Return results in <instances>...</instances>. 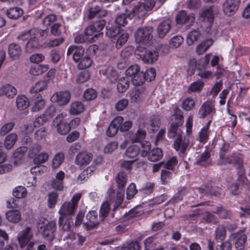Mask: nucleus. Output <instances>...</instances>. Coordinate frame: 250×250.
Returning <instances> with one entry per match:
<instances>
[{"instance_id": "1", "label": "nucleus", "mask_w": 250, "mask_h": 250, "mask_svg": "<svg viewBox=\"0 0 250 250\" xmlns=\"http://www.w3.org/2000/svg\"><path fill=\"white\" fill-rule=\"evenodd\" d=\"M243 155L239 152H234L228 156L227 158L224 156L222 152L220 153V158L218 161V164L220 166L230 164L237 165L239 168V173L243 175L244 172L243 168Z\"/></svg>"}, {"instance_id": "2", "label": "nucleus", "mask_w": 250, "mask_h": 250, "mask_svg": "<svg viewBox=\"0 0 250 250\" xmlns=\"http://www.w3.org/2000/svg\"><path fill=\"white\" fill-rule=\"evenodd\" d=\"M155 7V0H146L144 2H139L130 11L132 16L137 15L138 17H143L147 11L151 10Z\"/></svg>"}, {"instance_id": "3", "label": "nucleus", "mask_w": 250, "mask_h": 250, "mask_svg": "<svg viewBox=\"0 0 250 250\" xmlns=\"http://www.w3.org/2000/svg\"><path fill=\"white\" fill-rule=\"evenodd\" d=\"M153 29L151 26L138 28L135 33V39L137 42L148 43L153 38Z\"/></svg>"}, {"instance_id": "4", "label": "nucleus", "mask_w": 250, "mask_h": 250, "mask_svg": "<svg viewBox=\"0 0 250 250\" xmlns=\"http://www.w3.org/2000/svg\"><path fill=\"white\" fill-rule=\"evenodd\" d=\"M33 236V232L29 227H27L20 231L18 235V240L21 247L23 248L27 245V249L30 250L34 244L33 242H29Z\"/></svg>"}, {"instance_id": "5", "label": "nucleus", "mask_w": 250, "mask_h": 250, "mask_svg": "<svg viewBox=\"0 0 250 250\" xmlns=\"http://www.w3.org/2000/svg\"><path fill=\"white\" fill-rule=\"evenodd\" d=\"M140 49L135 52V54L138 56L142 60L146 63H152L156 61L159 57V53L156 50H149L143 49L140 53H138Z\"/></svg>"}, {"instance_id": "6", "label": "nucleus", "mask_w": 250, "mask_h": 250, "mask_svg": "<svg viewBox=\"0 0 250 250\" xmlns=\"http://www.w3.org/2000/svg\"><path fill=\"white\" fill-rule=\"evenodd\" d=\"M245 229H243L236 232L232 233L229 236V239L234 241L235 248L237 250H244L247 240V236L243 234Z\"/></svg>"}, {"instance_id": "7", "label": "nucleus", "mask_w": 250, "mask_h": 250, "mask_svg": "<svg viewBox=\"0 0 250 250\" xmlns=\"http://www.w3.org/2000/svg\"><path fill=\"white\" fill-rule=\"evenodd\" d=\"M241 0H226L223 4V11L227 16H232L237 12Z\"/></svg>"}, {"instance_id": "8", "label": "nucleus", "mask_w": 250, "mask_h": 250, "mask_svg": "<svg viewBox=\"0 0 250 250\" xmlns=\"http://www.w3.org/2000/svg\"><path fill=\"white\" fill-rule=\"evenodd\" d=\"M56 224L54 221H50L45 224L43 227H41V231L43 237L48 241H52L55 237L56 230Z\"/></svg>"}, {"instance_id": "9", "label": "nucleus", "mask_w": 250, "mask_h": 250, "mask_svg": "<svg viewBox=\"0 0 250 250\" xmlns=\"http://www.w3.org/2000/svg\"><path fill=\"white\" fill-rule=\"evenodd\" d=\"M71 95L67 91H60L55 93L51 98V100L59 105H64L68 103Z\"/></svg>"}, {"instance_id": "10", "label": "nucleus", "mask_w": 250, "mask_h": 250, "mask_svg": "<svg viewBox=\"0 0 250 250\" xmlns=\"http://www.w3.org/2000/svg\"><path fill=\"white\" fill-rule=\"evenodd\" d=\"M189 144V138L185 136L184 137L181 135H178L174 142L173 146L176 151H179L181 153L185 154Z\"/></svg>"}, {"instance_id": "11", "label": "nucleus", "mask_w": 250, "mask_h": 250, "mask_svg": "<svg viewBox=\"0 0 250 250\" xmlns=\"http://www.w3.org/2000/svg\"><path fill=\"white\" fill-rule=\"evenodd\" d=\"M86 222L83 224V226L87 230L93 229L99 224L97 213L94 210L90 211L86 216Z\"/></svg>"}, {"instance_id": "12", "label": "nucleus", "mask_w": 250, "mask_h": 250, "mask_svg": "<svg viewBox=\"0 0 250 250\" xmlns=\"http://www.w3.org/2000/svg\"><path fill=\"white\" fill-rule=\"evenodd\" d=\"M171 21L169 19L165 20L159 23L156 31L159 38H164L169 32L171 28Z\"/></svg>"}, {"instance_id": "13", "label": "nucleus", "mask_w": 250, "mask_h": 250, "mask_svg": "<svg viewBox=\"0 0 250 250\" xmlns=\"http://www.w3.org/2000/svg\"><path fill=\"white\" fill-rule=\"evenodd\" d=\"M123 121L124 119L121 116L114 118L106 130V135L110 137H113L118 132L120 125Z\"/></svg>"}, {"instance_id": "14", "label": "nucleus", "mask_w": 250, "mask_h": 250, "mask_svg": "<svg viewBox=\"0 0 250 250\" xmlns=\"http://www.w3.org/2000/svg\"><path fill=\"white\" fill-rule=\"evenodd\" d=\"M84 53V49L82 46L72 45L70 46L67 51V55H72L73 59L76 62H78L80 59L83 57Z\"/></svg>"}, {"instance_id": "15", "label": "nucleus", "mask_w": 250, "mask_h": 250, "mask_svg": "<svg viewBox=\"0 0 250 250\" xmlns=\"http://www.w3.org/2000/svg\"><path fill=\"white\" fill-rule=\"evenodd\" d=\"M76 209V205L72 204L70 202H65L62 204L59 211L60 215V217H68L70 216L73 215Z\"/></svg>"}, {"instance_id": "16", "label": "nucleus", "mask_w": 250, "mask_h": 250, "mask_svg": "<svg viewBox=\"0 0 250 250\" xmlns=\"http://www.w3.org/2000/svg\"><path fill=\"white\" fill-rule=\"evenodd\" d=\"M177 24H188L191 25L194 22V16L188 14L184 10L180 11L177 14L175 18Z\"/></svg>"}, {"instance_id": "17", "label": "nucleus", "mask_w": 250, "mask_h": 250, "mask_svg": "<svg viewBox=\"0 0 250 250\" xmlns=\"http://www.w3.org/2000/svg\"><path fill=\"white\" fill-rule=\"evenodd\" d=\"M88 18L92 20L95 17L102 18L105 17L107 14V11L102 8L99 5H92L88 10Z\"/></svg>"}, {"instance_id": "18", "label": "nucleus", "mask_w": 250, "mask_h": 250, "mask_svg": "<svg viewBox=\"0 0 250 250\" xmlns=\"http://www.w3.org/2000/svg\"><path fill=\"white\" fill-rule=\"evenodd\" d=\"M214 105L212 103L207 101L204 103L198 111V116L200 118H204L214 112Z\"/></svg>"}, {"instance_id": "19", "label": "nucleus", "mask_w": 250, "mask_h": 250, "mask_svg": "<svg viewBox=\"0 0 250 250\" xmlns=\"http://www.w3.org/2000/svg\"><path fill=\"white\" fill-rule=\"evenodd\" d=\"M194 164L203 167L210 166L212 164V160L210 158V153L206 151L199 155L197 157Z\"/></svg>"}, {"instance_id": "20", "label": "nucleus", "mask_w": 250, "mask_h": 250, "mask_svg": "<svg viewBox=\"0 0 250 250\" xmlns=\"http://www.w3.org/2000/svg\"><path fill=\"white\" fill-rule=\"evenodd\" d=\"M65 174L62 171H60L53 180L51 186L56 190H62L63 188V179Z\"/></svg>"}, {"instance_id": "21", "label": "nucleus", "mask_w": 250, "mask_h": 250, "mask_svg": "<svg viewBox=\"0 0 250 250\" xmlns=\"http://www.w3.org/2000/svg\"><path fill=\"white\" fill-rule=\"evenodd\" d=\"M93 155L91 153L87 152H81L79 153L76 158V163L80 167L88 165L92 160Z\"/></svg>"}, {"instance_id": "22", "label": "nucleus", "mask_w": 250, "mask_h": 250, "mask_svg": "<svg viewBox=\"0 0 250 250\" xmlns=\"http://www.w3.org/2000/svg\"><path fill=\"white\" fill-rule=\"evenodd\" d=\"M85 109V105L80 101H74L70 105L69 113L71 115H76L82 113Z\"/></svg>"}, {"instance_id": "23", "label": "nucleus", "mask_w": 250, "mask_h": 250, "mask_svg": "<svg viewBox=\"0 0 250 250\" xmlns=\"http://www.w3.org/2000/svg\"><path fill=\"white\" fill-rule=\"evenodd\" d=\"M40 46L39 40L36 35L32 36L28 41L25 45V50L27 52L31 53Z\"/></svg>"}, {"instance_id": "24", "label": "nucleus", "mask_w": 250, "mask_h": 250, "mask_svg": "<svg viewBox=\"0 0 250 250\" xmlns=\"http://www.w3.org/2000/svg\"><path fill=\"white\" fill-rule=\"evenodd\" d=\"M17 93L16 89L11 85L6 84L0 88V96L5 95L9 98H13Z\"/></svg>"}, {"instance_id": "25", "label": "nucleus", "mask_w": 250, "mask_h": 250, "mask_svg": "<svg viewBox=\"0 0 250 250\" xmlns=\"http://www.w3.org/2000/svg\"><path fill=\"white\" fill-rule=\"evenodd\" d=\"M201 38V33L198 29L191 31L188 35L186 42L188 45L190 46L197 42Z\"/></svg>"}, {"instance_id": "26", "label": "nucleus", "mask_w": 250, "mask_h": 250, "mask_svg": "<svg viewBox=\"0 0 250 250\" xmlns=\"http://www.w3.org/2000/svg\"><path fill=\"white\" fill-rule=\"evenodd\" d=\"M59 225L63 230L68 231L73 225V221L71 218L68 217H60Z\"/></svg>"}, {"instance_id": "27", "label": "nucleus", "mask_w": 250, "mask_h": 250, "mask_svg": "<svg viewBox=\"0 0 250 250\" xmlns=\"http://www.w3.org/2000/svg\"><path fill=\"white\" fill-rule=\"evenodd\" d=\"M139 153V147L136 145H132L127 148L125 152V155L135 162Z\"/></svg>"}, {"instance_id": "28", "label": "nucleus", "mask_w": 250, "mask_h": 250, "mask_svg": "<svg viewBox=\"0 0 250 250\" xmlns=\"http://www.w3.org/2000/svg\"><path fill=\"white\" fill-rule=\"evenodd\" d=\"M115 180L119 190H124L127 181V176L125 172L120 171L116 175Z\"/></svg>"}, {"instance_id": "29", "label": "nucleus", "mask_w": 250, "mask_h": 250, "mask_svg": "<svg viewBox=\"0 0 250 250\" xmlns=\"http://www.w3.org/2000/svg\"><path fill=\"white\" fill-rule=\"evenodd\" d=\"M21 53V49L20 45L15 43L9 44L8 47V54L10 57L13 59L19 58Z\"/></svg>"}, {"instance_id": "30", "label": "nucleus", "mask_w": 250, "mask_h": 250, "mask_svg": "<svg viewBox=\"0 0 250 250\" xmlns=\"http://www.w3.org/2000/svg\"><path fill=\"white\" fill-rule=\"evenodd\" d=\"M213 44L211 39L206 40L199 44L196 48V52L198 55H202L206 52Z\"/></svg>"}, {"instance_id": "31", "label": "nucleus", "mask_w": 250, "mask_h": 250, "mask_svg": "<svg viewBox=\"0 0 250 250\" xmlns=\"http://www.w3.org/2000/svg\"><path fill=\"white\" fill-rule=\"evenodd\" d=\"M146 131L143 129L139 128L136 133H130L129 138L133 143L139 142L145 138Z\"/></svg>"}, {"instance_id": "32", "label": "nucleus", "mask_w": 250, "mask_h": 250, "mask_svg": "<svg viewBox=\"0 0 250 250\" xmlns=\"http://www.w3.org/2000/svg\"><path fill=\"white\" fill-rule=\"evenodd\" d=\"M211 121H209L207 124L201 128L199 132V141L202 143H205L208 139L209 133L208 130Z\"/></svg>"}, {"instance_id": "33", "label": "nucleus", "mask_w": 250, "mask_h": 250, "mask_svg": "<svg viewBox=\"0 0 250 250\" xmlns=\"http://www.w3.org/2000/svg\"><path fill=\"white\" fill-rule=\"evenodd\" d=\"M163 154L161 149L159 148H153L150 150L147 156L148 160L151 162H156L161 159Z\"/></svg>"}, {"instance_id": "34", "label": "nucleus", "mask_w": 250, "mask_h": 250, "mask_svg": "<svg viewBox=\"0 0 250 250\" xmlns=\"http://www.w3.org/2000/svg\"><path fill=\"white\" fill-rule=\"evenodd\" d=\"M7 219L12 223H16L21 219V214L18 210H9L6 213Z\"/></svg>"}, {"instance_id": "35", "label": "nucleus", "mask_w": 250, "mask_h": 250, "mask_svg": "<svg viewBox=\"0 0 250 250\" xmlns=\"http://www.w3.org/2000/svg\"><path fill=\"white\" fill-rule=\"evenodd\" d=\"M130 79L128 77L121 78L117 83V89L119 93L125 92L129 85Z\"/></svg>"}, {"instance_id": "36", "label": "nucleus", "mask_w": 250, "mask_h": 250, "mask_svg": "<svg viewBox=\"0 0 250 250\" xmlns=\"http://www.w3.org/2000/svg\"><path fill=\"white\" fill-rule=\"evenodd\" d=\"M18 139V135L16 133H11L7 135L4 140V147L9 150L11 149Z\"/></svg>"}, {"instance_id": "37", "label": "nucleus", "mask_w": 250, "mask_h": 250, "mask_svg": "<svg viewBox=\"0 0 250 250\" xmlns=\"http://www.w3.org/2000/svg\"><path fill=\"white\" fill-rule=\"evenodd\" d=\"M47 85L48 82L46 80L39 81L31 87L30 92L32 93L37 94L38 92H40L46 89Z\"/></svg>"}, {"instance_id": "38", "label": "nucleus", "mask_w": 250, "mask_h": 250, "mask_svg": "<svg viewBox=\"0 0 250 250\" xmlns=\"http://www.w3.org/2000/svg\"><path fill=\"white\" fill-rule=\"evenodd\" d=\"M47 69V65L35 64L31 66L29 72L32 75L38 76L45 72Z\"/></svg>"}, {"instance_id": "39", "label": "nucleus", "mask_w": 250, "mask_h": 250, "mask_svg": "<svg viewBox=\"0 0 250 250\" xmlns=\"http://www.w3.org/2000/svg\"><path fill=\"white\" fill-rule=\"evenodd\" d=\"M16 105L20 110H24L29 105V101L24 95H19L16 99Z\"/></svg>"}, {"instance_id": "40", "label": "nucleus", "mask_w": 250, "mask_h": 250, "mask_svg": "<svg viewBox=\"0 0 250 250\" xmlns=\"http://www.w3.org/2000/svg\"><path fill=\"white\" fill-rule=\"evenodd\" d=\"M23 14V10L19 7L10 8L7 10L6 15L11 19L16 20Z\"/></svg>"}, {"instance_id": "41", "label": "nucleus", "mask_w": 250, "mask_h": 250, "mask_svg": "<svg viewBox=\"0 0 250 250\" xmlns=\"http://www.w3.org/2000/svg\"><path fill=\"white\" fill-rule=\"evenodd\" d=\"M96 167L94 166H91L83 171V172L79 175L78 180L81 182L87 179L89 177L94 173Z\"/></svg>"}, {"instance_id": "42", "label": "nucleus", "mask_w": 250, "mask_h": 250, "mask_svg": "<svg viewBox=\"0 0 250 250\" xmlns=\"http://www.w3.org/2000/svg\"><path fill=\"white\" fill-rule=\"evenodd\" d=\"M201 17L203 18V21L209 23L212 22L214 18L213 8L210 7L204 10L201 13Z\"/></svg>"}, {"instance_id": "43", "label": "nucleus", "mask_w": 250, "mask_h": 250, "mask_svg": "<svg viewBox=\"0 0 250 250\" xmlns=\"http://www.w3.org/2000/svg\"><path fill=\"white\" fill-rule=\"evenodd\" d=\"M104 74L111 83L115 82L118 79V74L116 71L112 66H108L104 72Z\"/></svg>"}, {"instance_id": "44", "label": "nucleus", "mask_w": 250, "mask_h": 250, "mask_svg": "<svg viewBox=\"0 0 250 250\" xmlns=\"http://www.w3.org/2000/svg\"><path fill=\"white\" fill-rule=\"evenodd\" d=\"M145 91V88L141 87L135 89L128 93L131 102H137L139 99L141 95Z\"/></svg>"}, {"instance_id": "45", "label": "nucleus", "mask_w": 250, "mask_h": 250, "mask_svg": "<svg viewBox=\"0 0 250 250\" xmlns=\"http://www.w3.org/2000/svg\"><path fill=\"white\" fill-rule=\"evenodd\" d=\"M226 236V228L222 225H219L215 231V239L218 242L223 240Z\"/></svg>"}, {"instance_id": "46", "label": "nucleus", "mask_w": 250, "mask_h": 250, "mask_svg": "<svg viewBox=\"0 0 250 250\" xmlns=\"http://www.w3.org/2000/svg\"><path fill=\"white\" fill-rule=\"evenodd\" d=\"M130 16L127 14L122 13L117 15L115 19V22L118 26H124L128 22V20H130Z\"/></svg>"}, {"instance_id": "47", "label": "nucleus", "mask_w": 250, "mask_h": 250, "mask_svg": "<svg viewBox=\"0 0 250 250\" xmlns=\"http://www.w3.org/2000/svg\"><path fill=\"white\" fill-rule=\"evenodd\" d=\"M78 67L79 69H86L92 64V60L87 56L82 57L78 62Z\"/></svg>"}, {"instance_id": "48", "label": "nucleus", "mask_w": 250, "mask_h": 250, "mask_svg": "<svg viewBox=\"0 0 250 250\" xmlns=\"http://www.w3.org/2000/svg\"><path fill=\"white\" fill-rule=\"evenodd\" d=\"M64 159V154L62 152L57 153L54 157L52 162V166L53 168H58L63 163Z\"/></svg>"}, {"instance_id": "49", "label": "nucleus", "mask_w": 250, "mask_h": 250, "mask_svg": "<svg viewBox=\"0 0 250 250\" xmlns=\"http://www.w3.org/2000/svg\"><path fill=\"white\" fill-rule=\"evenodd\" d=\"M146 80V74L143 71L139 72L133 78H131L132 83L135 85H142Z\"/></svg>"}, {"instance_id": "50", "label": "nucleus", "mask_w": 250, "mask_h": 250, "mask_svg": "<svg viewBox=\"0 0 250 250\" xmlns=\"http://www.w3.org/2000/svg\"><path fill=\"white\" fill-rule=\"evenodd\" d=\"M117 38L115 46L116 48L119 49L126 42L129 38V35L128 33L124 32L120 34Z\"/></svg>"}, {"instance_id": "51", "label": "nucleus", "mask_w": 250, "mask_h": 250, "mask_svg": "<svg viewBox=\"0 0 250 250\" xmlns=\"http://www.w3.org/2000/svg\"><path fill=\"white\" fill-rule=\"evenodd\" d=\"M71 129L70 125L67 123L61 122L57 124V130L61 135L66 134Z\"/></svg>"}, {"instance_id": "52", "label": "nucleus", "mask_w": 250, "mask_h": 250, "mask_svg": "<svg viewBox=\"0 0 250 250\" xmlns=\"http://www.w3.org/2000/svg\"><path fill=\"white\" fill-rule=\"evenodd\" d=\"M121 34V28L118 26H113L106 29V35L109 38H116Z\"/></svg>"}, {"instance_id": "53", "label": "nucleus", "mask_w": 250, "mask_h": 250, "mask_svg": "<svg viewBox=\"0 0 250 250\" xmlns=\"http://www.w3.org/2000/svg\"><path fill=\"white\" fill-rule=\"evenodd\" d=\"M58 199V194L55 192L49 193L48 195V207L51 208L56 205Z\"/></svg>"}, {"instance_id": "54", "label": "nucleus", "mask_w": 250, "mask_h": 250, "mask_svg": "<svg viewBox=\"0 0 250 250\" xmlns=\"http://www.w3.org/2000/svg\"><path fill=\"white\" fill-rule=\"evenodd\" d=\"M199 191L204 195H214L217 196L218 193L215 191L214 188L210 186H203L198 188Z\"/></svg>"}, {"instance_id": "55", "label": "nucleus", "mask_w": 250, "mask_h": 250, "mask_svg": "<svg viewBox=\"0 0 250 250\" xmlns=\"http://www.w3.org/2000/svg\"><path fill=\"white\" fill-rule=\"evenodd\" d=\"M110 209V206L108 202H104L101 206L100 210V218L101 221L107 216Z\"/></svg>"}, {"instance_id": "56", "label": "nucleus", "mask_w": 250, "mask_h": 250, "mask_svg": "<svg viewBox=\"0 0 250 250\" xmlns=\"http://www.w3.org/2000/svg\"><path fill=\"white\" fill-rule=\"evenodd\" d=\"M27 192L26 188L22 186H19L15 188L13 191V195L17 199L25 197Z\"/></svg>"}, {"instance_id": "57", "label": "nucleus", "mask_w": 250, "mask_h": 250, "mask_svg": "<svg viewBox=\"0 0 250 250\" xmlns=\"http://www.w3.org/2000/svg\"><path fill=\"white\" fill-rule=\"evenodd\" d=\"M36 33L37 31L36 30L32 29L29 31L22 32L17 37V39L19 41H25L27 40H29V38H30L32 36L36 35Z\"/></svg>"}, {"instance_id": "58", "label": "nucleus", "mask_w": 250, "mask_h": 250, "mask_svg": "<svg viewBox=\"0 0 250 250\" xmlns=\"http://www.w3.org/2000/svg\"><path fill=\"white\" fill-rule=\"evenodd\" d=\"M195 102L193 99L190 97L186 98L182 102L183 108L187 111H189L194 108Z\"/></svg>"}, {"instance_id": "59", "label": "nucleus", "mask_w": 250, "mask_h": 250, "mask_svg": "<svg viewBox=\"0 0 250 250\" xmlns=\"http://www.w3.org/2000/svg\"><path fill=\"white\" fill-rule=\"evenodd\" d=\"M124 199V190H119L117 193L115 202L114 205L113 211L114 212L121 205Z\"/></svg>"}, {"instance_id": "60", "label": "nucleus", "mask_w": 250, "mask_h": 250, "mask_svg": "<svg viewBox=\"0 0 250 250\" xmlns=\"http://www.w3.org/2000/svg\"><path fill=\"white\" fill-rule=\"evenodd\" d=\"M204 83L200 81L192 83L189 85L188 91V92L200 91Z\"/></svg>"}, {"instance_id": "61", "label": "nucleus", "mask_w": 250, "mask_h": 250, "mask_svg": "<svg viewBox=\"0 0 250 250\" xmlns=\"http://www.w3.org/2000/svg\"><path fill=\"white\" fill-rule=\"evenodd\" d=\"M139 72H140V67L137 64L132 65L129 67L126 70V77L133 78L134 76L137 75Z\"/></svg>"}, {"instance_id": "62", "label": "nucleus", "mask_w": 250, "mask_h": 250, "mask_svg": "<svg viewBox=\"0 0 250 250\" xmlns=\"http://www.w3.org/2000/svg\"><path fill=\"white\" fill-rule=\"evenodd\" d=\"M172 124H176L177 125H181L184 122V117L180 111H176L173 115L171 116Z\"/></svg>"}, {"instance_id": "63", "label": "nucleus", "mask_w": 250, "mask_h": 250, "mask_svg": "<svg viewBox=\"0 0 250 250\" xmlns=\"http://www.w3.org/2000/svg\"><path fill=\"white\" fill-rule=\"evenodd\" d=\"M161 123L160 119L156 116H153L150 120V128H149L150 132H153L155 130L160 127Z\"/></svg>"}, {"instance_id": "64", "label": "nucleus", "mask_w": 250, "mask_h": 250, "mask_svg": "<svg viewBox=\"0 0 250 250\" xmlns=\"http://www.w3.org/2000/svg\"><path fill=\"white\" fill-rule=\"evenodd\" d=\"M97 96V92L94 89L88 88L84 91L83 97L87 101H90L95 99Z\"/></svg>"}]
</instances>
